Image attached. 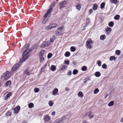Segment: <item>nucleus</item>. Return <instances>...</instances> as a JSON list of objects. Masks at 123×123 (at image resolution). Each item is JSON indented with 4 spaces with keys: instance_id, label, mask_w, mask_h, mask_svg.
Wrapping results in <instances>:
<instances>
[{
    "instance_id": "nucleus-1",
    "label": "nucleus",
    "mask_w": 123,
    "mask_h": 123,
    "mask_svg": "<svg viewBox=\"0 0 123 123\" xmlns=\"http://www.w3.org/2000/svg\"><path fill=\"white\" fill-rule=\"evenodd\" d=\"M30 51L29 49H27L25 50L23 54V57L20 60V62L22 63L25 61L29 57V53Z\"/></svg>"
},
{
    "instance_id": "nucleus-2",
    "label": "nucleus",
    "mask_w": 123,
    "mask_h": 123,
    "mask_svg": "<svg viewBox=\"0 0 123 123\" xmlns=\"http://www.w3.org/2000/svg\"><path fill=\"white\" fill-rule=\"evenodd\" d=\"M64 28L63 26H62L61 27L58 28L57 31L55 32L56 35L58 36L62 35L63 33L62 31Z\"/></svg>"
},
{
    "instance_id": "nucleus-3",
    "label": "nucleus",
    "mask_w": 123,
    "mask_h": 123,
    "mask_svg": "<svg viewBox=\"0 0 123 123\" xmlns=\"http://www.w3.org/2000/svg\"><path fill=\"white\" fill-rule=\"evenodd\" d=\"M57 26V25L55 23H53L50 24L46 28L47 30H49L52 28L55 27Z\"/></svg>"
},
{
    "instance_id": "nucleus-4",
    "label": "nucleus",
    "mask_w": 123,
    "mask_h": 123,
    "mask_svg": "<svg viewBox=\"0 0 123 123\" xmlns=\"http://www.w3.org/2000/svg\"><path fill=\"white\" fill-rule=\"evenodd\" d=\"M33 69V68L32 67H28L25 72V73L29 75H30Z\"/></svg>"
},
{
    "instance_id": "nucleus-5",
    "label": "nucleus",
    "mask_w": 123,
    "mask_h": 123,
    "mask_svg": "<svg viewBox=\"0 0 123 123\" xmlns=\"http://www.w3.org/2000/svg\"><path fill=\"white\" fill-rule=\"evenodd\" d=\"M67 4V2L65 1L61 2L59 4V6L60 8L65 7L66 6Z\"/></svg>"
},
{
    "instance_id": "nucleus-6",
    "label": "nucleus",
    "mask_w": 123,
    "mask_h": 123,
    "mask_svg": "<svg viewBox=\"0 0 123 123\" xmlns=\"http://www.w3.org/2000/svg\"><path fill=\"white\" fill-rule=\"evenodd\" d=\"M11 75L8 71H6L3 74V76L4 77V79L5 80H7L10 76Z\"/></svg>"
},
{
    "instance_id": "nucleus-7",
    "label": "nucleus",
    "mask_w": 123,
    "mask_h": 123,
    "mask_svg": "<svg viewBox=\"0 0 123 123\" xmlns=\"http://www.w3.org/2000/svg\"><path fill=\"white\" fill-rule=\"evenodd\" d=\"M49 45V42H45L41 44L40 47L42 48H43L48 46Z\"/></svg>"
},
{
    "instance_id": "nucleus-8",
    "label": "nucleus",
    "mask_w": 123,
    "mask_h": 123,
    "mask_svg": "<svg viewBox=\"0 0 123 123\" xmlns=\"http://www.w3.org/2000/svg\"><path fill=\"white\" fill-rule=\"evenodd\" d=\"M93 43L92 41L90 40H89L86 41V45L88 48L90 49L91 48L92 46L91 44Z\"/></svg>"
},
{
    "instance_id": "nucleus-9",
    "label": "nucleus",
    "mask_w": 123,
    "mask_h": 123,
    "mask_svg": "<svg viewBox=\"0 0 123 123\" xmlns=\"http://www.w3.org/2000/svg\"><path fill=\"white\" fill-rule=\"evenodd\" d=\"M86 116H88L90 119L93 118L94 117V115L92 114V112L91 111L88 112L86 114Z\"/></svg>"
},
{
    "instance_id": "nucleus-10",
    "label": "nucleus",
    "mask_w": 123,
    "mask_h": 123,
    "mask_svg": "<svg viewBox=\"0 0 123 123\" xmlns=\"http://www.w3.org/2000/svg\"><path fill=\"white\" fill-rule=\"evenodd\" d=\"M19 65L18 64H16L15 65L12 67V70L13 71L16 70L20 67Z\"/></svg>"
},
{
    "instance_id": "nucleus-11",
    "label": "nucleus",
    "mask_w": 123,
    "mask_h": 123,
    "mask_svg": "<svg viewBox=\"0 0 123 123\" xmlns=\"http://www.w3.org/2000/svg\"><path fill=\"white\" fill-rule=\"evenodd\" d=\"M20 107L19 106H18L16 108L14 109V112L16 113H17L18 112V111L20 109Z\"/></svg>"
},
{
    "instance_id": "nucleus-12",
    "label": "nucleus",
    "mask_w": 123,
    "mask_h": 123,
    "mask_svg": "<svg viewBox=\"0 0 123 123\" xmlns=\"http://www.w3.org/2000/svg\"><path fill=\"white\" fill-rule=\"evenodd\" d=\"M78 96L80 98L84 96L83 92L81 91H80L78 94Z\"/></svg>"
},
{
    "instance_id": "nucleus-13",
    "label": "nucleus",
    "mask_w": 123,
    "mask_h": 123,
    "mask_svg": "<svg viewBox=\"0 0 123 123\" xmlns=\"http://www.w3.org/2000/svg\"><path fill=\"white\" fill-rule=\"evenodd\" d=\"M44 53V50H42L41 51L39 55V56H43Z\"/></svg>"
},
{
    "instance_id": "nucleus-14",
    "label": "nucleus",
    "mask_w": 123,
    "mask_h": 123,
    "mask_svg": "<svg viewBox=\"0 0 123 123\" xmlns=\"http://www.w3.org/2000/svg\"><path fill=\"white\" fill-rule=\"evenodd\" d=\"M105 31L107 32V34H110L111 31V29L108 27L106 29Z\"/></svg>"
},
{
    "instance_id": "nucleus-15",
    "label": "nucleus",
    "mask_w": 123,
    "mask_h": 123,
    "mask_svg": "<svg viewBox=\"0 0 123 123\" xmlns=\"http://www.w3.org/2000/svg\"><path fill=\"white\" fill-rule=\"evenodd\" d=\"M44 120L45 121L48 122L50 120V119L48 115H46L44 118Z\"/></svg>"
},
{
    "instance_id": "nucleus-16",
    "label": "nucleus",
    "mask_w": 123,
    "mask_h": 123,
    "mask_svg": "<svg viewBox=\"0 0 123 123\" xmlns=\"http://www.w3.org/2000/svg\"><path fill=\"white\" fill-rule=\"evenodd\" d=\"M58 92L57 89L56 88L53 91V95H56Z\"/></svg>"
},
{
    "instance_id": "nucleus-17",
    "label": "nucleus",
    "mask_w": 123,
    "mask_h": 123,
    "mask_svg": "<svg viewBox=\"0 0 123 123\" xmlns=\"http://www.w3.org/2000/svg\"><path fill=\"white\" fill-rule=\"evenodd\" d=\"M114 101H110L108 104V105L109 106H111L113 105H114Z\"/></svg>"
},
{
    "instance_id": "nucleus-18",
    "label": "nucleus",
    "mask_w": 123,
    "mask_h": 123,
    "mask_svg": "<svg viewBox=\"0 0 123 123\" xmlns=\"http://www.w3.org/2000/svg\"><path fill=\"white\" fill-rule=\"evenodd\" d=\"M100 73L99 72H97L95 73V75L97 77L100 76Z\"/></svg>"
},
{
    "instance_id": "nucleus-19",
    "label": "nucleus",
    "mask_w": 123,
    "mask_h": 123,
    "mask_svg": "<svg viewBox=\"0 0 123 123\" xmlns=\"http://www.w3.org/2000/svg\"><path fill=\"white\" fill-rule=\"evenodd\" d=\"M48 20V18H45L42 22V23L43 24H45Z\"/></svg>"
},
{
    "instance_id": "nucleus-20",
    "label": "nucleus",
    "mask_w": 123,
    "mask_h": 123,
    "mask_svg": "<svg viewBox=\"0 0 123 123\" xmlns=\"http://www.w3.org/2000/svg\"><path fill=\"white\" fill-rule=\"evenodd\" d=\"M11 84V82L10 81H7L5 83V85L6 86H7L10 85Z\"/></svg>"
},
{
    "instance_id": "nucleus-21",
    "label": "nucleus",
    "mask_w": 123,
    "mask_h": 123,
    "mask_svg": "<svg viewBox=\"0 0 123 123\" xmlns=\"http://www.w3.org/2000/svg\"><path fill=\"white\" fill-rule=\"evenodd\" d=\"M70 53L68 51H67L65 52V56L67 57H68L70 55Z\"/></svg>"
},
{
    "instance_id": "nucleus-22",
    "label": "nucleus",
    "mask_w": 123,
    "mask_h": 123,
    "mask_svg": "<svg viewBox=\"0 0 123 123\" xmlns=\"http://www.w3.org/2000/svg\"><path fill=\"white\" fill-rule=\"evenodd\" d=\"M67 67L66 65H63L61 68L60 69V70L61 71H62L64 70L65 69L67 68Z\"/></svg>"
},
{
    "instance_id": "nucleus-23",
    "label": "nucleus",
    "mask_w": 123,
    "mask_h": 123,
    "mask_svg": "<svg viewBox=\"0 0 123 123\" xmlns=\"http://www.w3.org/2000/svg\"><path fill=\"white\" fill-rule=\"evenodd\" d=\"M116 59V58L115 56H111L110 58V61H112L115 60Z\"/></svg>"
},
{
    "instance_id": "nucleus-24",
    "label": "nucleus",
    "mask_w": 123,
    "mask_h": 123,
    "mask_svg": "<svg viewBox=\"0 0 123 123\" xmlns=\"http://www.w3.org/2000/svg\"><path fill=\"white\" fill-rule=\"evenodd\" d=\"M28 107L30 108H32L34 106V104L32 103H30L28 105Z\"/></svg>"
},
{
    "instance_id": "nucleus-25",
    "label": "nucleus",
    "mask_w": 123,
    "mask_h": 123,
    "mask_svg": "<svg viewBox=\"0 0 123 123\" xmlns=\"http://www.w3.org/2000/svg\"><path fill=\"white\" fill-rule=\"evenodd\" d=\"M108 25L109 26L111 27H112L114 25V22L113 21L110 22L108 24Z\"/></svg>"
},
{
    "instance_id": "nucleus-26",
    "label": "nucleus",
    "mask_w": 123,
    "mask_h": 123,
    "mask_svg": "<svg viewBox=\"0 0 123 123\" xmlns=\"http://www.w3.org/2000/svg\"><path fill=\"white\" fill-rule=\"evenodd\" d=\"M105 38V36L104 35L101 36L100 37V39L101 40H104Z\"/></svg>"
},
{
    "instance_id": "nucleus-27",
    "label": "nucleus",
    "mask_w": 123,
    "mask_h": 123,
    "mask_svg": "<svg viewBox=\"0 0 123 123\" xmlns=\"http://www.w3.org/2000/svg\"><path fill=\"white\" fill-rule=\"evenodd\" d=\"M34 90L35 92L37 93L39 92L40 89L38 88L35 87L34 88Z\"/></svg>"
},
{
    "instance_id": "nucleus-28",
    "label": "nucleus",
    "mask_w": 123,
    "mask_h": 123,
    "mask_svg": "<svg viewBox=\"0 0 123 123\" xmlns=\"http://www.w3.org/2000/svg\"><path fill=\"white\" fill-rule=\"evenodd\" d=\"M40 57V62H43L44 60V58L43 56H39Z\"/></svg>"
},
{
    "instance_id": "nucleus-29",
    "label": "nucleus",
    "mask_w": 123,
    "mask_h": 123,
    "mask_svg": "<svg viewBox=\"0 0 123 123\" xmlns=\"http://www.w3.org/2000/svg\"><path fill=\"white\" fill-rule=\"evenodd\" d=\"M97 5L96 4H94L92 8L93 10H95L97 9Z\"/></svg>"
},
{
    "instance_id": "nucleus-30",
    "label": "nucleus",
    "mask_w": 123,
    "mask_h": 123,
    "mask_svg": "<svg viewBox=\"0 0 123 123\" xmlns=\"http://www.w3.org/2000/svg\"><path fill=\"white\" fill-rule=\"evenodd\" d=\"M51 68L52 71H54L56 69V67L54 65H52L51 67Z\"/></svg>"
},
{
    "instance_id": "nucleus-31",
    "label": "nucleus",
    "mask_w": 123,
    "mask_h": 123,
    "mask_svg": "<svg viewBox=\"0 0 123 123\" xmlns=\"http://www.w3.org/2000/svg\"><path fill=\"white\" fill-rule=\"evenodd\" d=\"M120 17L119 15H117L114 17V18L115 20H118L119 19Z\"/></svg>"
},
{
    "instance_id": "nucleus-32",
    "label": "nucleus",
    "mask_w": 123,
    "mask_h": 123,
    "mask_svg": "<svg viewBox=\"0 0 123 123\" xmlns=\"http://www.w3.org/2000/svg\"><path fill=\"white\" fill-rule=\"evenodd\" d=\"M78 72V70H77L75 69L73 72V73L75 75L77 74Z\"/></svg>"
},
{
    "instance_id": "nucleus-33",
    "label": "nucleus",
    "mask_w": 123,
    "mask_h": 123,
    "mask_svg": "<svg viewBox=\"0 0 123 123\" xmlns=\"http://www.w3.org/2000/svg\"><path fill=\"white\" fill-rule=\"evenodd\" d=\"M105 3L104 2H103L102 3L101 5H100V7L102 9L103 8H104L105 7Z\"/></svg>"
},
{
    "instance_id": "nucleus-34",
    "label": "nucleus",
    "mask_w": 123,
    "mask_h": 123,
    "mask_svg": "<svg viewBox=\"0 0 123 123\" xmlns=\"http://www.w3.org/2000/svg\"><path fill=\"white\" fill-rule=\"evenodd\" d=\"M121 51L120 50H117L115 51V53L117 55H120Z\"/></svg>"
},
{
    "instance_id": "nucleus-35",
    "label": "nucleus",
    "mask_w": 123,
    "mask_h": 123,
    "mask_svg": "<svg viewBox=\"0 0 123 123\" xmlns=\"http://www.w3.org/2000/svg\"><path fill=\"white\" fill-rule=\"evenodd\" d=\"M97 62L99 66H100L101 65V62L100 60L97 61Z\"/></svg>"
},
{
    "instance_id": "nucleus-36",
    "label": "nucleus",
    "mask_w": 123,
    "mask_h": 123,
    "mask_svg": "<svg viewBox=\"0 0 123 123\" xmlns=\"http://www.w3.org/2000/svg\"><path fill=\"white\" fill-rule=\"evenodd\" d=\"M99 91V90L98 88L95 89L94 91V94H97Z\"/></svg>"
},
{
    "instance_id": "nucleus-37",
    "label": "nucleus",
    "mask_w": 123,
    "mask_h": 123,
    "mask_svg": "<svg viewBox=\"0 0 123 123\" xmlns=\"http://www.w3.org/2000/svg\"><path fill=\"white\" fill-rule=\"evenodd\" d=\"M76 9L80 10L81 8V6L79 4H77L76 6Z\"/></svg>"
},
{
    "instance_id": "nucleus-38",
    "label": "nucleus",
    "mask_w": 123,
    "mask_h": 123,
    "mask_svg": "<svg viewBox=\"0 0 123 123\" xmlns=\"http://www.w3.org/2000/svg\"><path fill=\"white\" fill-rule=\"evenodd\" d=\"M110 1L111 3L115 4L117 2V0H110Z\"/></svg>"
},
{
    "instance_id": "nucleus-39",
    "label": "nucleus",
    "mask_w": 123,
    "mask_h": 123,
    "mask_svg": "<svg viewBox=\"0 0 123 123\" xmlns=\"http://www.w3.org/2000/svg\"><path fill=\"white\" fill-rule=\"evenodd\" d=\"M49 104L50 106H52L54 104V103L53 101H49Z\"/></svg>"
},
{
    "instance_id": "nucleus-40",
    "label": "nucleus",
    "mask_w": 123,
    "mask_h": 123,
    "mask_svg": "<svg viewBox=\"0 0 123 123\" xmlns=\"http://www.w3.org/2000/svg\"><path fill=\"white\" fill-rule=\"evenodd\" d=\"M87 69V68L85 66L83 67L82 68V70L83 71H86Z\"/></svg>"
},
{
    "instance_id": "nucleus-41",
    "label": "nucleus",
    "mask_w": 123,
    "mask_h": 123,
    "mask_svg": "<svg viewBox=\"0 0 123 123\" xmlns=\"http://www.w3.org/2000/svg\"><path fill=\"white\" fill-rule=\"evenodd\" d=\"M70 50L72 52H74L75 50V49L74 47H71L70 48Z\"/></svg>"
},
{
    "instance_id": "nucleus-42",
    "label": "nucleus",
    "mask_w": 123,
    "mask_h": 123,
    "mask_svg": "<svg viewBox=\"0 0 123 123\" xmlns=\"http://www.w3.org/2000/svg\"><path fill=\"white\" fill-rule=\"evenodd\" d=\"M54 123H62V121L57 120L55 121Z\"/></svg>"
},
{
    "instance_id": "nucleus-43",
    "label": "nucleus",
    "mask_w": 123,
    "mask_h": 123,
    "mask_svg": "<svg viewBox=\"0 0 123 123\" xmlns=\"http://www.w3.org/2000/svg\"><path fill=\"white\" fill-rule=\"evenodd\" d=\"M52 56V55L51 53H49L48 55V58L49 59Z\"/></svg>"
},
{
    "instance_id": "nucleus-44",
    "label": "nucleus",
    "mask_w": 123,
    "mask_h": 123,
    "mask_svg": "<svg viewBox=\"0 0 123 123\" xmlns=\"http://www.w3.org/2000/svg\"><path fill=\"white\" fill-rule=\"evenodd\" d=\"M72 74V73L71 71L70 70H69L67 74L68 76H70V75Z\"/></svg>"
},
{
    "instance_id": "nucleus-45",
    "label": "nucleus",
    "mask_w": 123,
    "mask_h": 123,
    "mask_svg": "<svg viewBox=\"0 0 123 123\" xmlns=\"http://www.w3.org/2000/svg\"><path fill=\"white\" fill-rule=\"evenodd\" d=\"M102 67L103 68H106L107 67V65L105 64H104L102 65Z\"/></svg>"
},
{
    "instance_id": "nucleus-46",
    "label": "nucleus",
    "mask_w": 123,
    "mask_h": 123,
    "mask_svg": "<svg viewBox=\"0 0 123 123\" xmlns=\"http://www.w3.org/2000/svg\"><path fill=\"white\" fill-rule=\"evenodd\" d=\"M49 14V13L48 12H47L44 15V18H47V17L48 16Z\"/></svg>"
},
{
    "instance_id": "nucleus-47",
    "label": "nucleus",
    "mask_w": 123,
    "mask_h": 123,
    "mask_svg": "<svg viewBox=\"0 0 123 123\" xmlns=\"http://www.w3.org/2000/svg\"><path fill=\"white\" fill-rule=\"evenodd\" d=\"M69 60L67 61H65L64 62V63L66 64H69Z\"/></svg>"
},
{
    "instance_id": "nucleus-48",
    "label": "nucleus",
    "mask_w": 123,
    "mask_h": 123,
    "mask_svg": "<svg viewBox=\"0 0 123 123\" xmlns=\"http://www.w3.org/2000/svg\"><path fill=\"white\" fill-rule=\"evenodd\" d=\"M12 95V93L11 92L9 93L6 95V96L9 98Z\"/></svg>"
},
{
    "instance_id": "nucleus-49",
    "label": "nucleus",
    "mask_w": 123,
    "mask_h": 123,
    "mask_svg": "<svg viewBox=\"0 0 123 123\" xmlns=\"http://www.w3.org/2000/svg\"><path fill=\"white\" fill-rule=\"evenodd\" d=\"M52 8H50L47 12L49 13L52 11Z\"/></svg>"
},
{
    "instance_id": "nucleus-50",
    "label": "nucleus",
    "mask_w": 123,
    "mask_h": 123,
    "mask_svg": "<svg viewBox=\"0 0 123 123\" xmlns=\"http://www.w3.org/2000/svg\"><path fill=\"white\" fill-rule=\"evenodd\" d=\"M55 111H53L51 114L52 116H54L55 115Z\"/></svg>"
},
{
    "instance_id": "nucleus-51",
    "label": "nucleus",
    "mask_w": 123,
    "mask_h": 123,
    "mask_svg": "<svg viewBox=\"0 0 123 123\" xmlns=\"http://www.w3.org/2000/svg\"><path fill=\"white\" fill-rule=\"evenodd\" d=\"M82 123H89L86 120H84L82 122Z\"/></svg>"
},
{
    "instance_id": "nucleus-52",
    "label": "nucleus",
    "mask_w": 123,
    "mask_h": 123,
    "mask_svg": "<svg viewBox=\"0 0 123 123\" xmlns=\"http://www.w3.org/2000/svg\"><path fill=\"white\" fill-rule=\"evenodd\" d=\"M50 41L51 42H53L54 41V40L53 38H51L50 39Z\"/></svg>"
},
{
    "instance_id": "nucleus-53",
    "label": "nucleus",
    "mask_w": 123,
    "mask_h": 123,
    "mask_svg": "<svg viewBox=\"0 0 123 123\" xmlns=\"http://www.w3.org/2000/svg\"><path fill=\"white\" fill-rule=\"evenodd\" d=\"M90 80V78H86L84 79V80H86V81H87L88 80Z\"/></svg>"
},
{
    "instance_id": "nucleus-54",
    "label": "nucleus",
    "mask_w": 123,
    "mask_h": 123,
    "mask_svg": "<svg viewBox=\"0 0 123 123\" xmlns=\"http://www.w3.org/2000/svg\"><path fill=\"white\" fill-rule=\"evenodd\" d=\"M92 12V9H91L89 11V13H91Z\"/></svg>"
},
{
    "instance_id": "nucleus-55",
    "label": "nucleus",
    "mask_w": 123,
    "mask_h": 123,
    "mask_svg": "<svg viewBox=\"0 0 123 123\" xmlns=\"http://www.w3.org/2000/svg\"><path fill=\"white\" fill-rule=\"evenodd\" d=\"M8 98L6 96L5 98V100H7Z\"/></svg>"
},
{
    "instance_id": "nucleus-56",
    "label": "nucleus",
    "mask_w": 123,
    "mask_h": 123,
    "mask_svg": "<svg viewBox=\"0 0 123 123\" xmlns=\"http://www.w3.org/2000/svg\"><path fill=\"white\" fill-rule=\"evenodd\" d=\"M120 122H123V118L121 119Z\"/></svg>"
},
{
    "instance_id": "nucleus-57",
    "label": "nucleus",
    "mask_w": 123,
    "mask_h": 123,
    "mask_svg": "<svg viewBox=\"0 0 123 123\" xmlns=\"http://www.w3.org/2000/svg\"><path fill=\"white\" fill-rule=\"evenodd\" d=\"M65 90L66 91H68L69 90V89H68L67 88H66L65 89Z\"/></svg>"
},
{
    "instance_id": "nucleus-58",
    "label": "nucleus",
    "mask_w": 123,
    "mask_h": 123,
    "mask_svg": "<svg viewBox=\"0 0 123 123\" xmlns=\"http://www.w3.org/2000/svg\"><path fill=\"white\" fill-rule=\"evenodd\" d=\"M86 80H84V83H85L86 82Z\"/></svg>"
},
{
    "instance_id": "nucleus-59",
    "label": "nucleus",
    "mask_w": 123,
    "mask_h": 123,
    "mask_svg": "<svg viewBox=\"0 0 123 123\" xmlns=\"http://www.w3.org/2000/svg\"><path fill=\"white\" fill-rule=\"evenodd\" d=\"M9 113V112H7V113Z\"/></svg>"
},
{
    "instance_id": "nucleus-60",
    "label": "nucleus",
    "mask_w": 123,
    "mask_h": 123,
    "mask_svg": "<svg viewBox=\"0 0 123 123\" xmlns=\"http://www.w3.org/2000/svg\"><path fill=\"white\" fill-rule=\"evenodd\" d=\"M107 97V95H106L105 96V98H106Z\"/></svg>"
},
{
    "instance_id": "nucleus-61",
    "label": "nucleus",
    "mask_w": 123,
    "mask_h": 123,
    "mask_svg": "<svg viewBox=\"0 0 123 123\" xmlns=\"http://www.w3.org/2000/svg\"><path fill=\"white\" fill-rule=\"evenodd\" d=\"M11 114H9V116H11Z\"/></svg>"
},
{
    "instance_id": "nucleus-62",
    "label": "nucleus",
    "mask_w": 123,
    "mask_h": 123,
    "mask_svg": "<svg viewBox=\"0 0 123 123\" xmlns=\"http://www.w3.org/2000/svg\"><path fill=\"white\" fill-rule=\"evenodd\" d=\"M58 0H56V1H57Z\"/></svg>"
},
{
    "instance_id": "nucleus-63",
    "label": "nucleus",
    "mask_w": 123,
    "mask_h": 123,
    "mask_svg": "<svg viewBox=\"0 0 123 123\" xmlns=\"http://www.w3.org/2000/svg\"><path fill=\"white\" fill-rule=\"evenodd\" d=\"M74 62H73V63H74Z\"/></svg>"
}]
</instances>
